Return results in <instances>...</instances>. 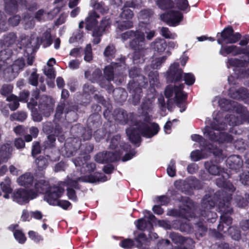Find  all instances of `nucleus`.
<instances>
[{
    "instance_id": "nucleus-1",
    "label": "nucleus",
    "mask_w": 249,
    "mask_h": 249,
    "mask_svg": "<svg viewBox=\"0 0 249 249\" xmlns=\"http://www.w3.org/2000/svg\"><path fill=\"white\" fill-rule=\"evenodd\" d=\"M217 186L223 187L225 190L218 191L213 196L206 194L203 198L201 205V215L209 221L211 218L214 219L216 216L215 213H212L211 210L213 209L216 203H218V206L220 211L223 213L220 216L221 221L218 225L217 228L219 231L223 230L224 223L227 226L232 223V218L228 215L232 212V209L231 207L230 201L231 199V194H229L225 196L226 191L232 193L235 188L231 183L224 180L220 178L216 180Z\"/></svg>"
},
{
    "instance_id": "nucleus-2",
    "label": "nucleus",
    "mask_w": 249,
    "mask_h": 249,
    "mask_svg": "<svg viewBox=\"0 0 249 249\" xmlns=\"http://www.w3.org/2000/svg\"><path fill=\"white\" fill-rule=\"evenodd\" d=\"M121 37L123 40L134 38L129 42L130 47L134 50L133 61L136 63L143 62L144 57L148 51L144 33L139 30H130L123 33Z\"/></svg>"
},
{
    "instance_id": "nucleus-3",
    "label": "nucleus",
    "mask_w": 249,
    "mask_h": 249,
    "mask_svg": "<svg viewBox=\"0 0 249 249\" xmlns=\"http://www.w3.org/2000/svg\"><path fill=\"white\" fill-rule=\"evenodd\" d=\"M160 127L157 124L152 123L150 125L146 123L139 122L133 126L126 130L129 141L133 143H137L140 141L141 135L147 138H151L159 132Z\"/></svg>"
},
{
    "instance_id": "nucleus-4",
    "label": "nucleus",
    "mask_w": 249,
    "mask_h": 249,
    "mask_svg": "<svg viewBox=\"0 0 249 249\" xmlns=\"http://www.w3.org/2000/svg\"><path fill=\"white\" fill-rule=\"evenodd\" d=\"M184 85L180 84L178 86L169 85L165 90V95L166 98H169L175 95V102L177 106L180 108L181 112L186 109V100L187 95L183 91Z\"/></svg>"
},
{
    "instance_id": "nucleus-5",
    "label": "nucleus",
    "mask_w": 249,
    "mask_h": 249,
    "mask_svg": "<svg viewBox=\"0 0 249 249\" xmlns=\"http://www.w3.org/2000/svg\"><path fill=\"white\" fill-rule=\"evenodd\" d=\"M43 130L48 134L47 140L44 142L45 148L54 147L55 144V137L59 136L62 133V129L60 125L47 122L43 124Z\"/></svg>"
},
{
    "instance_id": "nucleus-6",
    "label": "nucleus",
    "mask_w": 249,
    "mask_h": 249,
    "mask_svg": "<svg viewBox=\"0 0 249 249\" xmlns=\"http://www.w3.org/2000/svg\"><path fill=\"white\" fill-rule=\"evenodd\" d=\"M211 127L206 126L204 129V135L208 137L211 141L218 142L220 143L231 142L233 140V138L231 135L224 132H218L216 134L214 132V130H220L225 129L224 126H217L213 123L211 124Z\"/></svg>"
},
{
    "instance_id": "nucleus-7",
    "label": "nucleus",
    "mask_w": 249,
    "mask_h": 249,
    "mask_svg": "<svg viewBox=\"0 0 249 249\" xmlns=\"http://www.w3.org/2000/svg\"><path fill=\"white\" fill-rule=\"evenodd\" d=\"M186 205L180 206L178 210L173 209L169 211L167 214L174 217H180L187 219L195 217L194 203L188 197L186 198Z\"/></svg>"
},
{
    "instance_id": "nucleus-8",
    "label": "nucleus",
    "mask_w": 249,
    "mask_h": 249,
    "mask_svg": "<svg viewBox=\"0 0 249 249\" xmlns=\"http://www.w3.org/2000/svg\"><path fill=\"white\" fill-rule=\"evenodd\" d=\"M241 35L239 33H234L231 26L225 28L221 33V38L217 39L218 44L222 45L224 42L233 44L237 42L241 38Z\"/></svg>"
},
{
    "instance_id": "nucleus-9",
    "label": "nucleus",
    "mask_w": 249,
    "mask_h": 249,
    "mask_svg": "<svg viewBox=\"0 0 249 249\" xmlns=\"http://www.w3.org/2000/svg\"><path fill=\"white\" fill-rule=\"evenodd\" d=\"M64 192V189L59 186H50L44 196V200L49 204L56 205L59 198Z\"/></svg>"
},
{
    "instance_id": "nucleus-10",
    "label": "nucleus",
    "mask_w": 249,
    "mask_h": 249,
    "mask_svg": "<svg viewBox=\"0 0 249 249\" xmlns=\"http://www.w3.org/2000/svg\"><path fill=\"white\" fill-rule=\"evenodd\" d=\"M36 197V193H32L30 190L24 189H19L16 190L12 196L13 200L19 204H23Z\"/></svg>"
},
{
    "instance_id": "nucleus-11",
    "label": "nucleus",
    "mask_w": 249,
    "mask_h": 249,
    "mask_svg": "<svg viewBox=\"0 0 249 249\" xmlns=\"http://www.w3.org/2000/svg\"><path fill=\"white\" fill-rule=\"evenodd\" d=\"M161 19L170 26H176L183 18L182 14L178 11L171 10L160 16Z\"/></svg>"
},
{
    "instance_id": "nucleus-12",
    "label": "nucleus",
    "mask_w": 249,
    "mask_h": 249,
    "mask_svg": "<svg viewBox=\"0 0 249 249\" xmlns=\"http://www.w3.org/2000/svg\"><path fill=\"white\" fill-rule=\"evenodd\" d=\"M122 155L120 151L104 152L98 153L95 157V160L99 163L112 162L119 160Z\"/></svg>"
},
{
    "instance_id": "nucleus-13",
    "label": "nucleus",
    "mask_w": 249,
    "mask_h": 249,
    "mask_svg": "<svg viewBox=\"0 0 249 249\" xmlns=\"http://www.w3.org/2000/svg\"><path fill=\"white\" fill-rule=\"evenodd\" d=\"M179 64L174 63L170 67L167 71V80L170 82H176L180 81L182 77L183 71L179 68Z\"/></svg>"
},
{
    "instance_id": "nucleus-14",
    "label": "nucleus",
    "mask_w": 249,
    "mask_h": 249,
    "mask_svg": "<svg viewBox=\"0 0 249 249\" xmlns=\"http://www.w3.org/2000/svg\"><path fill=\"white\" fill-rule=\"evenodd\" d=\"M133 113L127 112L123 109L118 108L114 110L113 117L114 120L122 124H125L134 118Z\"/></svg>"
},
{
    "instance_id": "nucleus-15",
    "label": "nucleus",
    "mask_w": 249,
    "mask_h": 249,
    "mask_svg": "<svg viewBox=\"0 0 249 249\" xmlns=\"http://www.w3.org/2000/svg\"><path fill=\"white\" fill-rule=\"evenodd\" d=\"M127 89L129 92L132 94V104L135 106L137 105L140 102L142 97V88L140 87L138 82L132 80L129 81L127 85Z\"/></svg>"
},
{
    "instance_id": "nucleus-16",
    "label": "nucleus",
    "mask_w": 249,
    "mask_h": 249,
    "mask_svg": "<svg viewBox=\"0 0 249 249\" xmlns=\"http://www.w3.org/2000/svg\"><path fill=\"white\" fill-rule=\"evenodd\" d=\"M114 67L112 65L106 66L104 71V77L107 82L109 83L111 81H114L117 84H120L124 80L122 74L114 75Z\"/></svg>"
},
{
    "instance_id": "nucleus-17",
    "label": "nucleus",
    "mask_w": 249,
    "mask_h": 249,
    "mask_svg": "<svg viewBox=\"0 0 249 249\" xmlns=\"http://www.w3.org/2000/svg\"><path fill=\"white\" fill-rule=\"evenodd\" d=\"M12 51L10 49L1 50L0 52V70L5 71L11 66V57Z\"/></svg>"
},
{
    "instance_id": "nucleus-18",
    "label": "nucleus",
    "mask_w": 249,
    "mask_h": 249,
    "mask_svg": "<svg viewBox=\"0 0 249 249\" xmlns=\"http://www.w3.org/2000/svg\"><path fill=\"white\" fill-rule=\"evenodd\" d=\"M38 108L42 114L45 116H48L53 111V104L47 97H42L39 100Z\"/></svg>"
},
{
    "instance_id": "nucleus-19",
    "label": "nucleus",
    "mask_w": 249,
    "mask_h": 249,
    "mask_svg": "<svg viewBox=\"0 0 249 249\" xmlns=\"http://www.w3.org/2000/svg\"><path fill=\"white\" fill-rule=\"evenodd\" d=\"M73 108V107L71 106L69 102L65 100L61 101L56 108L54 115L55 120H59L63 117L64 113H68L71 111Z\"/></svg>"
},
{
    "instance_id": "nucleus-20",
    "label": "nucleus",
    "mask_w": 249,
    "mask_h": 249,
    "mask_svg": "<svg viewBox=\"0 0 249 249\" xmlns=\"http://www.w3.org/2000/svg\"><path fill=\"white\" fill-rule=\"evenodd\" d=\"M95 181V179L92 175H90L87 176L78 177L75 178L69 179L67 181L68 187L74 188L75 189H80L78 182H93Z\"/></svg>"
},
{
    "instance_id": "nucleus-21",
    "label": "nucleus",
    "mask_w": 249,
    "mask_h": 249,
    "mask_svg": "<svg viewBox=\"0 0 249 249\" xmlns=\"http://www.w3.org/2000/svg\"><path fill=\"white\" fill-rule=\"evenodd\" d=\"M227 164L229 167L235 171H239L243 165V161L241 158L237 155H232L227 160Z\"/></svg>"
},
{
    "instance_id": "nucleus-22",
    "label": "nucleus",
    "mask_w": 249,
    "mask_h": 249,
    "mask_svg": "<svg viewBox=\"0 0 249 249\" xmlns=\"http://www.w3.org/2000/svg\"><path fill=\"white\" fill-rule=\"evenodd\" d=\"M137 0H132L131 1H127L123 8V11L121 14L122 18L129 19L132 18L133 16V12L128 7L138 8L139 4L136 3Z\"/></svg>"
},
{
    "instance_id": "nucleus-23",
    "label": "nucleus",
    "mask_w": 249,
    "mask_h": 249,
    "mask_svg": "<svg viewBox=\"0 0 249 249\" xmlns=\"http://www.w3.org/2000/svg\"><path fill=\"white\" fill-rule=\"evenodd\" d=\"M50 186L48 181L42 179L36 181L34 185V190H30V191L32 193H36L37 196L38 193L45 194Z\"/></svg>"
},
{
    "instance_id": "nucleus-24",
    "label": "nucleus",
    "mask_w": 249,
    "mask_h": 249,
    "mask_svg": "<svg viewBox=\"0 0 249 249\" xmlns=\"http://www.w3.org/2000/svg\"><path fill=\"white\" fill-rule=\"evenodd\" d=\"M100 16L95 11H92L89 13L88 16L86 18V28L88 30H91L98 24L97 19Z\"/></svg>"
},
{
    "instance_id": "nucleus-25",
    "label": "nucleus",
    "mask_w": 249,
    "mask_h": 249,
    "mask_svg": "<svg viewBox=\"0 0 249 249\" xmlns=\"http://www.w3.org/2000/svg\"><path fill=\"white\" fill-rule=\"evenodd\" d=\"M34 177L30 173H26L17 179V182L19 185L25 187H28L32 185Z\"/></svg>"
},
{
    "instance_id": "nucleus-26",
    "label": "nucleus",
    "mask_w": 249,
    "mask_h": 249,
    "mask_svg": "<svg viewBox=\"0 0 249 249\" xmlns=\"http://www.w3.org/2000/svg\"><path fill=\"white\" fill-rule=\"evenodd\" d=\"M151 46L155 51L161 53L165 51L167 44L164 39L157 38L151 43Z\"/></svg>"
},
{
    "instance_id": "nucleus-27",
    "label": "nucleus",
    "mask_w": 249,
    "mask_h": 249,
    "mask_svg": "<svg viewBox=\"0 0 249 249\" xmlns=\"http://www.w3.org/2000/svg\"><path fill=\"white\" fill-rule=\"evenodd\" d=\"M249 65V58L248 60H244L237 58H231L228 59L227 62V67H246Z\"/></svg>"
},
{
    "instance_id": "nucleus-28",
    "label": "nucleus",
    "mask_w": 249,
    "mask_h": 249,
    "mask_svg": "<svg viewBox=\"0 0 249 249\" xmlns=\"http://www.w3.org/2000/svg\"><path fill=\"white\" fill-rule=\"evenodd\" d=\"M4 10L8 14H13L18 11V2L16 0H4Z\"/></svg>"
},
{
    "instance_id": "nucleus-29",
    "label": "nucleus",
    "mask_w": 249,
    "mask_h": 249,
    "mask_svg": "<svg viewBox=\"0 0 249 249\" xmlns=\"http://www.w3.org/2000/svg\"><path fill=\"white\" fill-rule=\"evenodd\" d=\"M248 94V90L244 88H240L234 91L232 89L229 90L230 96L235 99H240L245 98Z\"/></svg>"
},
{
    "instance_id": "nucleus-30",
    "label": "nucleus",
    "mask_w": 249,
    "mask_h": 249,
    "mask_svg": "<svg viewBox=\"0 0 249 249\" xmlns=\"http://www.w3.org/2000/svg\"><path fill=\"white\" fill-rule=\"evenodd\" d=\"M12 148L9 144H4L0 148V158L2 161H6L11 154Z\"/></svg>"
},
{
    "instance_id": "nucleus-31",
    "label": "nucleus",
    "mask_w": 249,
    "mask_h": 249,
    "mask_svg": "<svg viewBox=\"0 0 249 249\" xmlns=\"http://www.w3.org/2000/svg\"><path fill=\"white\" fill-rule=\"evenodd\" d=\"M17 36L14 33H10L3 36L2 44L6 47H10L13 45L17 40Z\"/></svg>"
},
{
    "instance_id": "nucleus-32",
    "label": "nucleus",
    "mask_w": 249,
    "mask_h": 249,
    "mask_svg": "<svg viewBox=\"0 0 249 249\" xmlns=\"http://www.w3.org/2000/svg\"><path fill=\"white\" fill-rule=\"evenodd\" d=\"M32 97L29 102L27 103V106L29 108L33 110L37 106V100L39 97V90L37 88L34 89L32 94Z\"/></svg>"
},
{
    "instance_id": "nucleus-33",
    "label": "nucleus",
    "mask_w": 249,
    "mask_h": 249,
    "mask_svg": "<svg viewBox=\"0 0 249 249\" xmlns=\"http://www.w3.org/2000/svg\"><path fill=\"white\" fill-rule=\"evenodd\" d=\"M90 5L94 9L98 10L102 14L107 13L108 10L107 7L103 2H99L96 0H91Z\"/></svg>"
},
{
    "instance_id": "nucleus-34",
    "label": "nucleus",
    "mask_w": 249,
    "mask_h": 249,
    "mask_svg": "<svg viewBox=\"0 0 249 249\" xmlns=\"http://www.w3.org/2000/svg\"><path fill=\"white\" fill-rule=\"evenodd\" d=\"M6 100L10 102L8 106L11 110H15L18 107L19 100L17 96L12 94L7 97Z\"/></svg>"
},
{
    "instance_id": "nucleus-35",
    "label": "nucleus",
    "mask_w": 249,
    "mask_h": 249,
    "mask_svg": "<svg viewBox=\"0 0 249 249\" xmlns=\"http://www.w3.org/2000/svg\"><path fill=\"white\" fill-rule=\"evenodd\" d=\"M231 54L233 56L241 54H245L249 58V45L245 48H241L236 45H232Z\"/></svg>"
},
{
    "instance_id": "nucleus-36",
    "label": "nucleus",
    "mask_w": 249,
    "mask_h": 249,
    "mask_svg": "<svg viewBox=\"0 0 249 249\" xmlns=\"http://www.w3.org/2000/svg\"><path fill=\"white\" fill-rule=\"evenodd\" d=\"M158 7L163 10L171 9L174 6V2L172 0H156Z\"/></svg>"
},
{
    "instance_id": "nucleus-37",
    "label": "nucleus",
    "mask_w": 249,
    "mask_h": 249,
    "mask_svg": "<svg viewBox=\"0 0 249 249\" xmlns=\"http://www.w3.org/2000/svg\"><path fill=\"white\" fill-rule=\"evenodd\" d=\"M90 158L89 155L87 154H83L80 157L76 158L72 160L73 162L76 167H84L85 164L87 163V161L89 160Z\"/></svg>"
},
{
    "instance_id": "nucleus-38",
    "label": "nucleus",
    "mask_w": 249,
    "mask_h": 249,
    "mask_svg": "<svg viewBox=\"0 0 249 249\" xmlns=\"http://www.w3.org/2000/svg\"><path fill=\"white\" fill-rule=\"evenodd\" d=\"M36 164L39 170H42L45 169L48 165V159L40 156L36 160Z\"/></svg>"
},
{
    "instance_id": "nucleus-39",
    "label": "nucleus",
    "mask_w": 249,
    "mask_h": 249,
    "mask_svg": "<svg viewBox=\"0 0 249 249\" xmlns=\"http://www.w3.org/2000/svg\"><path fill=\"white\" fill-rule=\"evenodd\" d=\"M105 80L104 81L99 82V85L101 88L106 89L109 93L111 92L117 93H120L122 92L121 89H116L115 90L114 89L113 86L109 82V83L107 82Z\"/></svg>"
},
{
    "instance_id": "nucleus-40",
    "label": "nucleus",
    "mask_w": 249,
    "mask_h": 249,
    "mask_svg": "<svg viewBox=\"0 0 249 249\" xmlns=\"http://www.w3.org/2000/svg\"><path fill=\"white\" fill-rule=\"evenodd\" d=\"M25 65V63L24 59L20 58L16 60L13 64L11 65V68L8 69H11L18 71L19 70H22Z\"/></svg>"
},
{
    "instance_id": "nucleus-41",
    "label": "nucleus",
    "mask_w": 249,
    "mask_h": 249,
    "mask_svg": "<svg viewBox=\"0 0 249 249\" xmlns=\"http://www.w3.org/2000/svg\"><path fill=\"white\" fill-rule=\"evenodd\" d=\"M27 117V114L25 112L20 111L14 113L10 117V120L12 121H17L23 122Z\"/></svg>"
},
{
    "instance_id": "nucleus-42",
    "label": "nucleus",
    "mask_w": 249,
    "mask_h": 249,
    "mask_svg": "<svg viewBox=\"0 0 249 249\" xmlns=\"http://www.w3.org/2000/svg\"><path fill=\"white\" fill-rule=\"evenodd\" d=\"M228 231L233 239L237 241L240 239L241 232L237 227L232 226L229 227Z\"/></svg>"
},
{
    "instance_id": "nucleus-43",
    "label": "nucleus",
    "mask_w": 249,
    "mask_h": 249,
    "mask_svg": "<svg viewBox=\"0 0 249 249\" xmlns=\"http://www.w3.org/2000/svg\"><path fill=\"white\" fill-rule=\"evenodd\" d=\"M2 191L5 193H11L12 189L11 187V179L6 177L4 181L0 184Z\"/></svg>"
},
{
    "instance_id": "nucleus-44",
    "label": "nucleus",
    "mask_w": 249,
    "mask_h": 249,
    "mask_svg": "<svg viewBox=\"0 0 249 249\" xmlns=\"http://www.w3.org/2000/svg\"><path fill=\"white\" fill-rule=\"evenodd\" d=\"M133 26L132 21L127 20L126 21H122L117 22V29L120 31H123L131 28Z\"/></svg>"
},
{
    "instance_id": "nucleus-45",
    "label": "nucleus",
    "mask_w": 249,
    "mask_h": 249,
    "mask_svg": "<svg viewBox=\"0 0 249 249\" xmlns=\"http://www.w3.org/2000/svg\"><path fill=\"white\" fill-rule=\"evenodd\" d=\"M104 80L105 79L102 77V71L99 69H95L92 73L91 82H97L99 84V82L104 81Z\"/></svg>"
},
{
    "instance_id": "nucleus-46",
    "label": "nucleus",
    "mask_w": 249,
    "mask_h": 249,
    "mask_svg": "<svg viewBox=\"0 0 249 249\" xmlns=\"http://www.w3.org/2000/svg\"><path fill=\"white\" fill-rule=\"evenodd\" d=\"M115 52L114 46L109 45L106 48L104 54L107 59L111 60L114 57Z\"/></svg>"
},
{
    "instance_id": "nucleus-47",
    "label": "nucleus",
    "mask_w": 249,
    "mask_h": 249,
    "mask_svg": "<svg viewBox=\"0 0 249 249\" xmlns=\"http://www.w3.org/2000/svg\"><path fill=\"white\" fill-rule=\"evenodd\" d=\"M13 89V86L9 84H4L2 86L0 89V94L4 96H9L12 93Z\"/></svg>"
},
{
    "instance_id": "nucleus-48",
    "label": "nucleus",
    "mask_w": 249,
    "mask_h": 249,
    "mask_svg": "<svg viewBox=\"0 0 249 249\" xmlns=\"http://www.w3.org/2000/svg\"><path fill=\"white\" fill-rule=\"evenodd\" d=\"M196 231L200 236L205 235L207 231V228L203 225L202 222H198L196 224Z\"/></svg>"
},
{
    "instance_id": "nucleus-49",
    "label": "nucleus",
    "mask_w": 249,
    "mask_h": 249,
    "mask_svg": "<svg viewBox=\"0 0 249 249\" xmlns=\"http://www.w3.org/2000/svg\"><path fill=\"white\" fill-rule=\"evenodd\" d=\"M205 166L208 172L213 175H217L221 171V168L217 165H209V163H206Z\"/></svg>"
},
{
    "instance_id": "nucleus-50",
    "label": "nucleus",
    "mask_w": 249,
    "mask_h": 249,
    "mask_svg": "<svg viewBox=\"0 0 249 249\" xmlns=\"http://www.w3.org/2000/svg\"><path fill=\"white\" fill-rule=\"evenodd\" d=\"M173 240H174L175 242H178L181 244L190 243H193V241L192 239L186 238L182 236L176 234L173 235Z\"/></svg>"
},
{
    "instance_id": "nucleus-51",
    "label": "nucleus",
    "mask_w": 249,
    "mask_h": 249,
    "mask_svg": "<svg viewBox=\"0 0 249 249\" xmlns=\"http://www.w3.org/2000/svg\"><path fill=\"white\" fill-rule=\"evenodd\" d=\"M160 34L165 38L175 39L177 37V35L175 33H171L167 27L161 28Z\"/></svg>"
},
{
    "instance_id": "nucleus-52",
    "label": "nucleus",
    "mask_w": 249,
    "mask_h": 249,
    "mask_svg": "<svg viewBox=\"0 0 249 249\" xmlns=\"http://www.w3.org/2000/svg\"><path fill=\"white\" fill-rule=\"evenodd\" d=\"M176 7L181 10H185L188 9L190 10L188 1L187 0H175V3Z\"/></svg>"
},
{
    "instance_id": "nucleus-53",
    "label": "nucleus",
    "mask_w": 249,
    "mask_h": 249,
    "mask_svg": "<svg viewBox=\"0 0 249 249\" xmlns=\"http://www.w3.org/2000/svg\"><path fill=\"white\" fill-rule=\"evenodd\" d=\"M84 60L88 62H90L93 58L92 48L91 44H87L85 49Z\"/></svg>"
},
{
    "instance_id": "nucleus-54",
    "label": "nucleus",
    "mask_w": 249,
    "mask_h": 249,
    "mask_svg": "<svg viewBox=\"0 0 249 249\" xmlns=\"http://www.w3.org/2000/svg\"><path fill=\"white\" fill-rule=\"evenodd\" d=\"M218 103L219 106L225 110H229L230 109L231 106H235L234 105V102H232V103H231V101L225 98L221 99L219 101Z\"/></svg>"
},
{
    "instance_id": "nucleus-55",
    "label": "nucleus",
    "mask_w": 249,
    "mask_h": 249,
    "mask_svg": "<svg viewBox=\"0 0 249 249\" xmlns=\"http://www.w3.org/2000/svg\"><path fill=\"white\" fill-rule=\"evenodd\" d=\"M83 36V32L81 30H78L73 33L72 36L70 38L69 42L73 43L80 40Z\"/></svg>"
},
{
    "instance_id": "nucleus-56",
    "label": "nucleus",
    "mask_w": 249,
    "mask_h": 249,
    "mask_svg": "<svg viewBox=\"0 0 249 249\" xmlns=\"http://www.w3.org/2000/svg\"><path fill=\"white\" fill-rule=\"evenodd\" d=\"M42 42L45 48L50 46L52 44V38L49 33H45L44 34L42 38Z\"/></svg>"
},
{
    "instance_id": "nucleus-57",
    "label": "nucleus",
    "mask_w": 249,
    "mask_h": 249,
    "mask_svg": "<svg viewBox=\"0 0 249 249\" xmlns=\"http://www.w3.org/2000/svg\"><path fill=\"white\" fill-rule=\"evenodd\" d=\"M15 238L20 244H23L26 240V237L24 234L20 230H17L14 231Z\"/></svg>"
},
{
    "instance_id": "nucleus-58",
    "label": "nucleus",
    "mask_w": 249,
    "mask_h": 249,
    "mask_svg": "<svg viewBox=\"0 0 249 249\" xmlns=\"http://www.w3.org/2000/svg\"><path fill=\"white\" fill-rule=\"evenodd\" d=\"M176 162L173 160H172L167 169V172L168 175L171 177H174L176 176Z\"/></svg>"
},
{
    "instance_id": "nucleus-59",
    "label": "nucleus",
    "mask_w": 249,
    "mask_h": 249,
    "mask_svg": "<svg viewBox=\"0 0 249 249\" xmlns=\"http://www.w3.org/2000/svg\"><path fill=\"white\" fill-rule=\"evenodd\" d=\"M8 29V24L6 22V17L3 13L0 11V30L5 31Z\"/></svg>"
},
{
    "instance_id": "nucleus-60",
    "label": "nucleus",
    "mask_w": 249,
    "mask_h": 249,
    "mask_svg": "<svg viewBox=\"0 0 249 249\" xmlns=\"http://www.w3.org/2000/svg\"><path fill=\"white\" fill-rule=\"evenodd\" d=\"M110 19L107 17L104 18L101 21L100 27L96 29H99L102 31V33H103L108 29L110 27Z\"/></svg>"
},
{
    "instance_id": "nucleus-61",
    "label": "nucleus",
    "mask_w": 249,
    "mask_h": 249,
    "mask_svg": "<svg viewBox=\"0 0 249 249\" xmlns=\"http://www.w3.org/2000/svg\"><path fill=\"white\" fill-rule=\"evenodd\" d=\"M38 74L36 71L32 72L28 78L29 83L33 86L36 87L38 85Z\"/></svg>"
},
{
    "instance_id": "nucleus-62",
    "label": "nucleus",
    "mask_w": 249,
    "mask_h": 249,
    "mask_svg": "<svg viewBox=\"0 0 249 249\" xmlns=\"http://www.w3.org/2000/svg\"><path fill=\"white\" fill-rule=\"evenodd\" d=\"M67 196L68 198L72 201L76 202L78 200L75 191L72 188H67Z\"/></svg>"
},
{
    "instance_id": "nucleus-63",
    "label": "nucleus",
    "mask_w": 249,
    "mask_h": 249,
    "mask_svg": "<svg viewBox=\"0 0 249 249\" xmlns=\"http://www.w3.org/2000/svg\"><path fill=\"white\" fill-rule=\"evenodd\" d=\"M92 35L94 37L92 42L94 44H97L101 41L100 36L102 35V31L99 29H94L93 31Z\"/></svg>"
},
{
    "instance_id": "nucleus-64",
    "label": "nucleus",
    "mask_w": 249,
    "mask_h": 249,
    "mask_svg": "<svg viewBox=\"0 0 249 249\" xmlns=\"http://www.w3.org/2000/svg\"><path fill=\"white\" fill-rule=\"evenodd\" d=\"M184 80L187 85L190 86L194 83L195 77L192 73H187L184 74Z\"/></svg>"
}]
</instances>
